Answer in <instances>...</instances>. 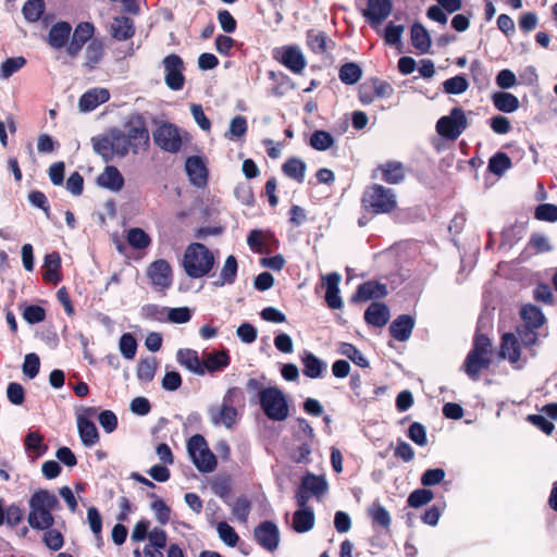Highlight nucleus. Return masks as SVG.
I'll return each instance as SVG.
<instances>
[{
  "label": "nucleus",
  "mask_w": 557,
  "mask_h": 557,
  "mask_svg": "<svg viewBox=\"0 0 557 557\" xmlns=\"http://www.w3.org/2000/svg\"><path fill=\"white\" fill-rule=\"evenodd\" d=\"M59 499L48 490H37L28 500V524L35 530L50 529L54 524L52 512L59 508Z\"/></svg>",
  "instance_id": "nucleus-1"
},
{
  "label": "nucleus",
  "mask_w": 557,
  "mask_h": 557,
  "mask_svg": "<svg viewBox=\"0 0 557 557\" xmlns=\"http://www.w3.org/2000/svg\"><path fill=\"white\" fill-rule=\"evenodd\" d=\"M215 264L213 252L203 244L193 243L185 249L182 267L190 278L207 276Z\"/></svg>",
  "instance_id": "nucleus-2"
},
{
  "label": "nucleus",
  "mask_w": 557,
  "mask_h": 557,
  "mask_svg": "<svg viewBox=\"0 0 557 557\" xmlns=\"http://www.w3.org/2000/svg\"><path fill=\"white\" fill-rule=\"evenodd\" d=\"M94 151L99 154L104 162H110L115 158H125L132 152L124 131L117 127L110 128L107 133L91 138Z\"/></svg>",
  "instance_id": "nucleus-3"
},
{
  "label": "nucleus",
  "mask_w": 557,
  "mask_h": 557,
  "mask_svg": "<svg viewBox=\"0 0 557 557\" xmlns=\"http://www.w3.org/2000/svg\"><path fill=\"white\" fill-rule=\"evenodd\" d=\"M259 404L271 421L283 422L289 417V405L282 389L276 386L265 387L259 393Z\"/></svg>",
  "instance_id": "nucleus-4"
},
{
  "label": "nucleus",
  "mask_w": 557,
  "mask_h": 557,
  "mask_svg": "<svg viewBox=\"0 0 557 557\" xmlns=\"http://www.w3.org/2000/svg\"><path fill=\"white\" fill-rule=\"evenodd\" d=\"M361 201L366 210L375 214L389 213L397 207L394 190L379 184L368 187Z\"/></svg>",
  "instance_id": "nucleus-5"
},
{
  "label": "nucleus",
  "mask_w": 557,
  "mask_h": 557,
  "mask_svg": "<svg viewBox=\"0 0 557 557\" xmlns=\"http://www.w3.org/2000/svg\"><path fill=\"white\" fill-rule=\"evenodd\" d=\"M187 451L195 467L200 472L209 473L216 468V458L209 449L208 443L202 435L195 434L188 440Z\"/></svg>",
  "instance_id": "nucleus-6"
},
{
  "label": "nucleus",
  "mask_w": 557,
  "mask_h": 557,
  "mask_svg": "<svg viewBox=\"0 0 557 557\" xmlns=\"http://www.w3.org/2000/svg\"><path fill=\"white\" fill-rule=\"evenodd\" d=\"M124 136L133 154L146 151L150 145V135L146 121L140 114H133L125 124Z\"/></svg>",
  "instance_id": "nucleus-7"
},
{
  "label": "nucleus",
  "mask_w": 557,
  "mask_h": 557,
  "mask_svg": "<svg viewBox=\"0 0 557 557\" xmlns=\"http://www.w3.org/2000/svg\"><path fill=\"white\" fill-rule=\"evenodd\" d=\"M329 490V483L323 475L307 472L296 491L295 499L298 507L308 505L311 497L321 499Z\"/></svg>",
  "instance_id": "nucleus-8"
},
{
  "label": "nucleus",
  "mask_w": 557,
  "mask_h": 557,
  "mask_svg": "<svg viewBox=\"0 0 557 557\" xmlns=\"http://www.w3.org/2000/svg\"><path fill=\"white\" fill-rule=\"evenodd\" d=\"M154 144L163 151L177 153L183 145L180 128L169 122L157 126L152 133Z\"/></svg>",
  "instance_id": "nucleus-9"
},
{
  "label": "nucleus",
  "mask_w": 557,
  "mask_h": 557,
  "mask_svg": "<svg viewBox=\"0 0 557 557\" xmlns=\"http://www.w3.org/2000/svg\"><path fill=\"white\" fill-rule=\"evenodd\" d=\"M468 126L465 112L460 108L451 109L448 115L442 116L436 123V132L444 138L457 139Z\"/></svg>",
  "instance_id": "nucleus-10"
},
{
  "label": "nucleus",
  "mask_w": 557,
  "mask_h": 557,
  "mask_svg": "<svg viewBox=\"0 0 557 557\" xmlns=\"http://www.w3.org/2000/svg\"><path fill=\"white\" fill-rule=\"evenodd\" d=\"M147 276L152 287L164 293L173 284V270L171 264L164 259H158L151 262L147 268Z\"/></svg>",
  "instance_id": "nucleus-11"
},
{
  "label": "nucleus",
  "mask_w": 557,
  "mask_h": 557,
  "mask_svg": "<svg viewBox=\"0 0 557 557\" xmlns=\"http://www.w3.org/2000/svg\"><path fill=\"white\" fill-rule=\"evenodd\" d=\"M164 82L171 90H181L185 84L184 62L182 58L175 53L166 55L163 61Z\"/></svg>",
  "instance_id": "nucleus-12"
},
{
  "label": "nucleus",
  "mask_w": 557,
  "mask_h": 557,
  "mask_svg": "<svg viewBox=\"0 0 557 557\" xmlns=\"http://www.w3.org/2000/svg\"><path fill=\"white\" fill-rule=\"evenodd\" d=\"M210 422L214 426H225L231 430L237 423L238 411L234 406L228 405H213L207 410Z\"/></svg>",
  "instance_id": "nucleus-13"
},
{
  "label": "nucleus",
  "mask_w": 557,
  "mask_h": 557,
  "mask_svg": "<svg viewBox=\"0 0 557 557\" xmlns=\"http://www.w3.org/2000/svg\"><path fill=\"white\" fill-rule=\"evenodd\" d=\"M255 537L263 548L272 553L280 542L278 528L271 521H264L255 529Z\"/></svg>",
  "instance_id": "nucleus-14"
},
{
  "label": "nucleus",
  "mask_w": 557,
  "mask_h": 557,
  "mask_svg": "<svg viewBox=\"0 0 557 557\" xmlns=\"http://www.w3.org/2000/svg\"><path fill=\"white\" fill-rule=\"evenodd\" d=\"M275 58L295 74H300L306 66V59L297 47H284L276 52Z\"/></svg>",
  "instance_id": "nucleus-15"
},
{
  "label": "nucleus",
  "mask_w": 557,
  "mask_h": 557,
  "mask_svg": "<svg viewBox=\"0 0 557 557\" xmlns=\"http://www.w3.org/2000/svg\"><path fill=\"white\" fill-rule=\"evenodd\" d=\"M342 276L337 272H331L322 276L323 286L325 287V301L331 309H341L344 302L339 296V283Z\"/></svg>",
  "instance_id": "nucleus-16"
},
{
  "label": "nucleus",
  "mask_w": 557,
  "mask_h": 557,
  "mask_svg": "<svg viewBox=\"0 0 557 557\" xmlns=\"http://www.w3.org/2000/svg\"><path fill=\"white\" fill-rule=\"evenodd\" d=\"M392 0H368V7L362 15L372 25L381 24L391 14Z\"/></svg>",
  "instance_id": "nucleus-17"
},
{
  "label": "nucleus",
  "mask_w": 557,
  "mask_h": 557,
  "mask_svg": "<svg viewBox=\"0 0 557 557\" xmlns=\"http://www.w3.org/2000/svg\"><path fill=\"white\" fill-rule=\"evenodd\" d=\"M94 30L92 24L88 22L79 23L74 29L72 39L66 47L67 54L72 58L76 57L84 45L92 37Z\"/></svg>",
  "instance_id": "nucleus-18"
},
{
  "label": "nucleus",
  "mask_w": 557,
  "mask_h": 557,
  "mask_svg": "<svg viewBox=\"0 0 557 557\" xmlns=\"http://www.w3.org/2000/svg\"><path fill=\"white\" fill-rule=\"evenodd\" d=\"M185 170L190 183L196 187H205L208 182V170L202 158L193 156L187 158Z\"/></svg>",
  "instance_id": "nucleus-19"
},
{
  "label": "nucleus",
  "mask_w": 557,
  "mask_h": 557,
  "mask_svg": "<svg viewBox=\"0 0 557 557\" xmlns=\"http://www.w3.org/2000/svg\"><path fill=\"white\" fill-rule=\"evenodd\" d=\"M97 185L112 193H119L123 189L125 181L120 170L114 165H107L97 176Z\"/></svg>",
  "instance_id": "nucleus-20"
},
{
  "label": "nucleus",
  "mask_w": 557,
  "mask_h": 557,
  "mask_svg": "<svg viewBox=\"0 0 557 557\" xmlns=\"http://www.w3.org/2000/svg\"><path fill=\"white\" fill-rule=\"evenodd\" d=\"M387 295V286L376 281H368L360 284L354 294L352 301H368L380 299Z\"/></svg>",
  "instance_id": "nucleus-21"
},
{
  "label": "nucleus",
  "mask_w": 557,
  "mask_h": 557,
  "mask_svg": "<svg viewBox=\"0 0 557 557\" xmlns=\"http://www.w3.org/2000/svg\"><path fill=\"white\" fill-rule=\"evenodd\" d=\"M109 99L110 92L108 89L92 88L82 95L78 101V108L82 112H90Z\"/></svg>",
  "instance_id": "nucleus-22"
},
{
  "label": "nucleus",
  "mask_w": 557,
  "mask_h": 557,
  "mask_svg": "<svg viewBox=\"0 0 557 557\" xmlns=\"http://www.w3.org/2000/svg\"><path fill=\"white\" fill-rule=\"evenodd\" d=\"M414 319L409 314L397 317L389 325V333L398 342H405L411 336Z\"/></svg>",
  "instance_id": "nucleus-23"
},
{
  "label": "nucleus",
  "mask_w": 557,
  "mask_h": 557,
  "mask_svg": "<svg viewBox=\"0 0 557 557\" xmlns=\"http://www.w3.org/2000/svg\"><path fill=\"white\" fill-rule=\"evenodd\" d=\"M491 363H492V358L490 356L468 354L462 368H463L466 374L471 380L478 381L480 377V372L483 369H487L491 366Z\"/></svg>",
  "instance_id": "nucleus-24"
},
{
  "label": "nucleus",
  "mask_w": 557,
  "mask_h": 557,
  "mask_svg": "<svg viewBox=\"0 0 557 557\" xmlns=\"http://www.w3.org/2000/svg\"><path fill=\"white\" fill-rule=\"evenodd\" d=\"M230 364V356L225 350L207 352L202 356L201 368L203 375L222 371Z\"/></svg>",
  "instance_id": "nucleus-25"
},
{
  "label": "nucleus",
  "mask_w": 557,
  "mask_h": 557,
  "mask_svg": "<svg viewBox=\"0 0 557 557\" xmlns=\"http://www.w3.org/2000/svg\"><path fill=\"white\" fill-rule=\"evenodd\" d=\"M301 362L304 364L302 373L310 379L321 377L327 369L326 362L319 359L315 355L305 350L301 355Z\"/></svg>",
  "instance_id": "nucleus-26"
},
{
  "label": "nucleus",
  "mask_w": 557,
  "mask_h": 557,
  "mask_svg": "<svg viewBox=\"0 0 557 557\" xmlns=\"http://www.w3.org/2000/svg\"><path fill=\"white\" fill-rule=\"evenodd\" d=\"M61 257L58 252L53 251L47 253L42 264V278L52 284H58L61 281Z\"/></svg>",
  "instance_id": "nucleus-27"
},
{
  "label": "nucleus",
  "mask_w": 557,
  "mask_h": 557,
  "mask_svg": "<svg viewBox=\"0 0 557 557\" xmlns=\"http://www.w3.org/2000/svg\"><path fill=\"white\" fill-rule=\"evenodd\" d=\"M364 320L370 325L382 327L389 320V309L385 304L372 302L364 312Z\"/></svg>",
  "instance_id": "nucleus-28"
},
{
  "label": "nucleus",
  "mask_w": 557,
  "mask_h": 557,
  "mask_svg": "<svg viewBox=\"0 0 557 557\" xmlns=\"http://www.w3.org/2000/svg\"><path fill=\"white\" fill-rule=\"evenodd\" d=\"M72 27L67 22H58L50 28L48 44L54 49H61L66 46L70 39Z\"/></svg>",
  "instance_id": "nucleus-29"
},
{
  "label": "nucleus",
  "mask_w": 557,
  "mask_h": 557,
  "mask_svg": "<svg viewBox=\"0 0 557 557\" xmlns=\"http://www.w3.org/2000/svg\"><path fill=\"white\" fill-rule=\"evenodd\" d=\"M314 525V513L307 505L298 507L293 515L292 527L297 533L310 531Z\"/></svg>",
  "instance_id": "nucleus-30"
},
{
  "label": "nucleus",
  "mask_w": 557,
  "mask_h": 557,
  "mask_svg": "<svg viewBox=\"0 0 557 557\" xmlns=\"http://www.w3.org/2000/svg\"><path fill=\"white\" fill-rule=\"evenodd\" d=\"M166 541L168 536L164 530L159 528L150 530L148 534V545L144 548L145 557H154L156 554L163 557L161 549L166 546Z\"/></svg>",
  "instance_id": "nucleus-31"
},
{
  "label": "nucleus",
  "mask_w": 557,
  "mask_h": 557,
  "mask_svg": "<svg viewBox=\"0 0 557 557\" xmlns=\"http://www.w3.org/2000/svg\"><path fill=\"white\" fill-rule=\"evenodd\" d=\"M110 32L113 38L127 40L133 37L135 33L134 22L127 16H116L110 25Z\"/></svg>",
  "instance_id": "nucleus-32"
},
{
  "label": "nucleus",
  "mask_w": 557,
  "mask_h": 557,
  "mask_svg": "<svg viewBox=\"0 0 557 557\" xmlns=\"http://www.w3.org/2000/svg\"><path fill=\"white\" fill-rule=\"evenodd\" d=\"M77 429L82 443L86 447H91L99 442V433L95 423L82 414L77 417Z\"/></svg>",
  "instance_id": "nucleus-33"
},
{
  "label": "nucleus",
  "mask_w": 557,
  "mask_h": 557,
  "mask_svg": "<svg viewBox=\"0 0 557 557\" xmlns=\"http://www.w3.org/2000/svg\"><path fill=\"white\" fill-rule=\"evenodd\" d=\"M500 357L508 359L510 363H517L520 360V346L515 334L505 333L500 343Z\"/></svg>",
  "instance_id": "nucleus-34"
},
{
  "label": "nucleus",
  "mask_w": 557,
  "mask_h": 557,
  "mask_svg": "<svg viewBox=\"0 0 557 557\" xmlns=\"http://www.w3.org/2000/svg\"><path fill=\"white\" fill-rule=\"evenodd\" d=\"M176 359L180 364L185 367L188 371L197 375H203L201 368L202 360L199 358L198 352L193 349H180L176 354Z\"/></svg>",
  "instance_id": "nucleus-35"
},
{
  "label": "nucleus",
  "mask_w": 557,
  "mask_h": 557,
  "mask_svg": "<svg viewBox=\"0 0 557 557\" xmlns=\"http://www.w3.org/2000/svg\"><path fill=\"white\" fill-rule=\"evenodd\" d=\"M237 270L238 264L236 258L232 255L228 256L225 259L224 265L220 272L218 280L213 282V285L216 287L232 285L236 280Z\"/></svg>",
  "instance_id": "nucleus-36"
},
{
  "label": "nucleus",
  "mask_w": 557,
  "mask_h": 557,
  "mask_svg": "<svg viewBox=\"0 0 557 557\" xmlns=\"http://www.w3.org/2000/svg\"><path fill=\"white\" fill-rule=\"evenodd\" d=\"M411 41L413 47L421 53L429 52L431 48L429 32L420 23H414L411 27Z\"/></svg>",
  "instance_id": "nucleus-37"
},
{
  "label": "nucleus",
  "mask_w": 557,
  "mask_h": 557,
  "mask_svg": "<svg viewBox=\"0 0 557 557\" xmlns=\"http://www.w3.org/2000/svg\"><path fill=\"white\" fill-rule=\"evenodd\" d=\"M380 169L383 181L388 184H398L405 178L404 165L398 161L387 162L381 165Z\"/></svg>",
  "instance_id": "nucleus-38"
},
{
  "label": "nucleus",
  "mask_w": 557,
  "mask_h": 557,
  "mask_svg": "<svg viewBox=\"0 0 557 557\" xmlns=\"http://www.w3.org/2000/svg\"><path fill=\"white\" fill-rule=\"evenodd\" d=\"M307 165L299 158H289L282 165L283 173L289 177L295 180L298 183H302L305 180Z\"/></svg>",
  "instance_id": "nucleus-39"
},
{
  "label": "nucleus",
  "mask_w": 557,
  "mask_h": 557,
  "mask_svg": "<svg viewBox=\"0 0 557 557\" xmlns=\"http://www.w3.org/2000/svg\"><path fill=\"white\" fill-rule=\"evenodd\" d=\"M495 108L505 113H512L519 108L518 98L509 92H496L493 96Z\"/></svg>",
  "instance_id": "nucleus-40"
},
{
  "label": "nucleus",
  "mask_w": 557,
  "mask_h": 557,
  "mask_svg": "<svg viewBox=\"0 0 557 557\" xmlns=\"http://www.w3.org/2000/svg\"><path fill=\"white\" fill-rule=\"evenodd\" d=\"M248 129L247 120L243 115H236L230 122L228 129L225 132L224 137L228 140L242 139Z\"/></svg>",
  "instance_id": "nucleus-41"
},
{
  "label": "nucleus",
  "mask_w": 557,
  "mask_h": 557,
  "mask_svg": "<svg viewBox=\"0 0 557 557\" xmlns=\"http://www.w3.org/2000/svg\"><path fill=\"white\" fill-rule=\"evenodd\" d=\"M126 239L134 249H146L151 244V238L148 233L139 227L129 228Z\"/></svg>",
  "instance_id": "nucleus-42"
},
{
  "label": "nucleus",
  "mask_w": 557,
  "mask_h": 557,
  "mask_svg": "<svg viewBox=\"0 0 557 557\" xmlns=\"http://www.w3.org/2000/svg\"><path fill=\"white\" fill-rule=\"evenodd\" d=\"M339 352L350 359L355 364L360 368H368L369 361L364 355L352 344L342 343L339 346Z\"/></svg>",
  "instance_id": "nucleus-43"
},
{
  "label": "nucleus",
  "mask_w": 557,
  "mask_h": 557,
  "mask_svg": "<svg viewBox=\"0 0 557 557\" xmlns=\"http://www.w3.org/2000/svg\"><path fill=\"white\" fill-rule=\"evenodd\" d=\"M368 515L372 519L373 523H375L380 527L388 528L391 524L389 512L386 510V508L384 506H382L377 502L373 503L369 507Z\"/></svg>",
  "instance_id": "nucleus-44"
},
{
  "label": "nucleus",
  "mask_w": 557,
  "mask_h": 557,
  "mask_svg": "<svg viewBox=\"0 0 557 557\" xmlns=\"http://www.w3.org/2000/svg\"><path fill=\"white\" fill-rule=\"evenodd\" d=\"M511 160L505 152H497L488 161V170L497 175L502 176L508 169L511 168Z\"/></svg>",
  "instance_id": "nucleus-45"
},
{
  "label": "nucleus",
  "mask_w": 557,
  "mask_h": 557,
  "mask_svg": "<svg viewBox=\"0 0 557 557\" xmlns=\"http://www.w3.org/2000/svg\"><path fill=\"white\" fill-rule=\"evenodd\" d=\"M362 71L356 63H345L339 69V78L346 85H354L361 78Z\"/></svg>",
  "instance_id": "nucleus-46"
},
{
  "label": "nucleus",
  "mask_w": 557,
  "mask_h": 557,
  "mask_svg": "<svg viewBox=\"0 0 557 557\" xmlns=\"http://www.w3.org/2000/svg\"><path fill=\"white\" fill-rule=\"evenodd\" d=\"M45 11L44 0H28L23 5L22 12L28 22H37Z\"/></svg>",
  "instance_id": "nucleus-47"
},
{
  "label": "nucleus",
  "mask_w": 557,
  "mask_h": 557,
  "mask_svg": "<svg viewBox=\"0 0 557 557\" xmlns=\"http://www.w3.org/2000/svg\"><path fill=\"white\" fill-rule=\"evenodd\" d=\"M521 317L524 321H527V325L533 329H539L542 326L545 320L542 311L532 305L522 308Z\"/></svg>",
  "instance_id": "nucleus-48"
},
{
  "label": "nucleus",
  "mask_w": 557,
  "mask_h": 557,
  "mask_svg": "<svg viewBox=\"0 0 557 557\" xmlns=\"http://www.w3.org/2000/svg\"><path fill=\"white\" fill-rule=\"evenodd\" d=\"M103 55V48L100 41L92 40L86 48L85 57L86 62L85 65L92 70L97 66Z\"/></svg>",
  "instance_id": "nucleus-49"
},
{
  "label": "nucleus",
  "mask_w": 557,
  "mask_h": 557,
  "mask_svg": "<svg viewBox=\"0 0 557 557\" xmlns=\"http://www.w3.org/2000/svg\"><path fill=\"white\" fill-rule=\"evenodd\" d=\"M434 498V493L428 488H418L411 492L407 498V504L411 508H419L429 504Z\"/></svg>",
  "instance_id": "nucleus-50"
},
{
  "label": "nucleus",
  "mask_w": 557,
  "mask_h": 557,
  "mask_svg": "<svg viewBox=\"0 0 557 557\" xmlns=\"http://www.w3.org/2000/svg\"><path fill=\"white\" fill-rule=\"evenodd\" d=\"M333 145L334 138L329 132L315 131L310 137V146L318 151L327 150Z\"/></svg>",
  "instance_id": "nucleus-51"
},
{
  "label": "nucleus",
  "mask_w": 557,
  "mask_h": 557,
  "mask_svg": "<svg viewBox=\"0 0 557 557\" xmlns=\"http://www.w3.org/2000/svg\"><path fill=\"white\" fill-rule=\"evenodd\" d=\"M26 64L24 57L8 58L1 63L0 78L8 79Z\"/></svg>",
  "instance_id": "nucleus-52"
},
{
  "label": "nucleus",
  "mask_w": 557,
  "mask_h": 557,
  "mask_svg": "<svg viewBox=\"0 0 557 557\" xmlns=\"http://www.w3.org/2000/svg\"><path fill=\"white\" fill-rule=\"evenodd\" d=\"M119 349L125 359L132 360L137 351L136 338L131 333H124L120 337Z\"/></svg>",
  "instance_id": "nucleus-53"
},
{
  "label": "nucleus",
  "mask_w": 557,
  "mask_h": 557,
  "mask_svg": "<svg viewBox=\"0 0 557 557\" xmlns=\"http://www.w3.org/2000/svg\"><path fill=\"white\" fill-rule=\"evenodd\" d=\"M469 87V83L462 75H457L446 79L443 83V88L446 94L460 95L463 94Z\"/></svg>",
  "instance_id": "nucleus-54"
},
{
  "label": "nucleus",
  "mask_w": 557,
  "mask_h": 557,
  "mask_svg": "<svg viewBox=\"0 0 557 557\" xmlns=\"http://www.w3.org/2000/svg\"><path fill=\"white\" fill-rule=\"evenodd\" d=\"M157 362L153 358H147L139 361L137 367V377L143 382H150L154 377Z\"/></svg>",
  "instance_id": "nucleus-55"
},
{
  "label": "nucleus",
  "mask_w": 557,
  "mask_h": 557,
  "mask_svg": "<svg viewBox=\"0 0 557 557\" xmlns=\"http://www.w3.org/2000/svg\"><path fill=\"white\" fill-rule=\"evenodd\" d=\"M468 354H476L483 356H493V348L491 339L484 334H476L473 342V347Z\"/></svg>",
  "instance_id": "nucleus-56"
},
{
  "label": "nucleus",
  "mask_w": 557,
  "mask_h": 557,
  "mask_svg": "<svg viewBox=\"0 0 557 557\" xmlns=\"http://www.w3.org/2000/svg\"><path fill=\"white\" fill-rule=\"evenodd\" d=\"M528 246L534 249L536 253L549 252L553 250L549 238L541 233H533L530 236Z\"/></svg>",
  "instance_id": "nucleus-57"
},
{
  "label": "nucleus",
  "mask_w": 557,
  "mask_h": 557,
  "mask_svg": "<svg viewBox=\"0 0 557 557\" xmlns=\"http://www.w3.org/2000/svg\"><path fill=\"white\" fill-rule=\"evenodd\" d=\"M44 531L45 533L42 535V542L45 543V545L52 550L61 549L64 544L62 533L52 528L46 529Z\"/></svg>",
  "instance_id": "nucleus-58"
},
{
  "label": "nucleus",
  "mask_w": 557,
  "mask_h": 557,
  "mask_svg": "<svg viewBox=\"0 0 557 557\" xmlns=\"http://www.w3.org/2000/svg\"><path fill=\"white\" fill-rule=\"evenodd\" d=\"M25 447L27 450L34 451L37 456L44 455L47 450V446L42 443V436L35 431L26 435Z\"/></svg>",
  "instance_id": "nucleus-59"
},
{
  "label": "nucleus",
  "mask_w": 557,
  "mask_h": 557,
  "mask_svg": "<svg viewBox=\"0 0 557 557\" xmlns=\"http://www.w3.org/2000/svg\"><path fill=\"white\" fill-rule=\"evenodd\" d=\"M87 523L95 537L99 540L102 532V517L96 507L87 509Z\"/></svg>",
  "instance_id": "nucleus-60"
},
{
  "label": "nucleus",
  "mask_w": 557,
  "mask_h": 557,
  "mask_svg": "<svg viewBox=\"0 0 557 557\" xmlns=\"http://www.w3.org/2000/svg\"><path fill=\"white\" fill-rule=\"evenodd\" d=\"M40 368V360L39 357L34 354H27L24 358V362L22 366V371L25 376L28 379H34L37 376Z\"/></svg>",
  "instance_id": "nucleus-61"
},
{
  "label": "nucleus",
  "mask_w": 557,
  "mask_h": 557,
  "mask_svg": "<svg viewBox=\"0 0 557 557\" xmlns=\"http://www.w3.org/2000/svg\"><path fill=\"white\" fill-rule=\"evenodd\" d=\"M445 471L442 468H433L425 470L421 475V484L424 487L440 484L445 479Z\"/></svg>",
  "instance_id": "nucleus-62"
},
{
  "label": "nucleus",
  "mask_w": 557,
  "mask_h": 557,
  "mask_svg": "<svg viewBox=\"0 0 557 557\" xmlns=\"http://www.w3.org/2000/svg\"><path fill=\"white\" fill-rule=\"evenodd\" d=\"M168 320L172 323L183 324L191 319V311L187 307L168 308Z\"/></svg>",
  "instance_id": "nucleus-63"
},
{
  "label": "nucleus",
  "mask_w": 557,
  "mask_h": 557,
  "mask_svg": "<svg viewBox=\"0 0 557 557\" xmlns=\"http://www.w3.org/2000/svg\"><path fill=\"white\" fill-rule=\"evenodd\" d=\"M534 215L540 221L556 222L557 206L552 203H542L536 207Z\"/></svg>",
  "instance_id": "nucleus-64"
}]
</instances>
